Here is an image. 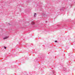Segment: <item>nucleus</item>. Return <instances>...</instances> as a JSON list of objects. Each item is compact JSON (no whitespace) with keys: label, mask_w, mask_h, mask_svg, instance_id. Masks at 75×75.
<instances>
[{"label":"nucleus","mask_w":75,"mask_h":75,"mask_svg":"<svg viewBox=\"0 0 75 75\" xmlns=\"http://www.w3.org/2000/svg\"><path fill=\"white\" fill-rule=\"evenodd\" d=\"M8 38V37L6 36L4 38V40H5V39H7V38Z\"/></svg>","instance_id":"1"},{"label":"nucleus","mask_w":75,"mask_h":75,"mask_svg":"<svg viewBox=\"0 0 75 75\" xmlns=\"http://www.w3.org/2000/svg\"><path fill=\"white\" fill-rule=\"evenodd\" d=\"M36 14H37V13H35L34 15V16H35V15H36Z\"/></svg>","instance_id":"2"},{"label":"nucleus","mask_w":75,"mask_h":75,"mask_svg":"<svg viewBox=\"0 0 75 75\" xmlns=\"http://www.w3.org/2000/svg\"><path fill=\"white\" fill-rule=\"evenodd\" d=\"M32 23L33 24H34V22H33Z\"/></svg>","instance_id":"3"},{"label":"nucleus","mask_w":75,"mask_h":75,"mask_svg":"<svg viewBox=\"0 0 75 75\" xmlns=\"http://www.w3.org/2000/svg\"><path fill=\"white\" fill-rule=\"evenodd\" d=\"M4 48H5V49H6V47H5Z\"/></svg>","instance_id":"4"},{"label":"nucleus","mask_w":75,"mask_h":75,"mask_svg":"<svg viewBox=\"0 0 75 75\" xmlns=\"http://www.w3.org/2000/svg\"><path fill=\"white\" fill-rule=\"evenodd\" d=\"M55 42H57V41H55Z\"/></svg>","instance_id":"5"}]
</instances>
